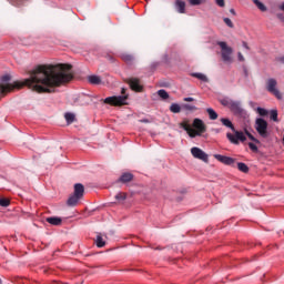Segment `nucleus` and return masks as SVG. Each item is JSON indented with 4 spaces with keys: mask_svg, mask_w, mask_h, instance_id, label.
Instances as JSON below:
<instances>
[{
    "mask_svg": "<svg viewBox=\"0 0 284 284\" xmlns=\"http://www.w3.org/2000/svg\"><path fill=\"white\" fill-rule=\"evenodd\" d=\"M11 79L12 77H10V74H4L0 78V92L2 94L11 92L14 88H23V85H27L36 92H54V88H59V85L72 81V65H39L31 71L30 77L26 79L22 84L19 82L11 84Z\"/></svg>",
    "mask_w": 284,
    "mask_h": 284,
    "instance_id": "1",
    "label": "nucleus"
},
{
    "mask_svg": "<svg viewBox=\"0 0 284 284\" xmlns=\"http://www.w3.org/2000/svg\"><path fill=\"white\" fill-rule=\"evenodd\" d=\"M220 121L222 125H224V128H229L230 130H232V132L235 133V135L232 133H226V139L230 141V143H233V145H239V141H241L242 143H245V141H247V138H245L243 131H236L234 124L231 122L230 119L221 118Z\"/></svg>",
    "mask_w": 284,
    "mask_h": 284,
    "instance_id": "2",
    "label": "nucleus"
},
{
    "mask_svg": "<svg viewBox=\"0 0 284 284\" xmlns=\"http://www.w3.org/2000/svg\"><path fill=\"white\" fill-rule=\"evenodd\" d=\"M221 105H223L224 108H229V110H231V112L234 114V116H242L243 119H245V116H247V111H245V109H243L241 101H239V100L223 98L221 100Z\"/></svg>",
    "mask_w": 284,
    "mask_h": 284,
    "instance_id": "3",
    "label": "nucleus"
},
{
    "mask_svg": "<svg viewBox=\"0 0 284 284\" xmlns=\"http://www.w3.org/2000/svg\"><path fill=\"white\" fill-rule=\"evenodd\" d=\"M217 45L221 48L222 61L224 63H232L234 61L232 59V54L234 53V50L232 49V47H229L227 42L225 41H219Z\"/></svg>",
    "mask_w": 284,
    "mask_h": 284,
    "instance_id": "4",
    "label": "nucleus"
},
{
    "mask_svg": "<svg viewBox=\"0 0 284 284\" xmlns=\"http://www.w3.org/2000/svg\"><path fill=\"white\" fill-rule=\"evenodd\" d=\"M277 85H278V82L274 78H271L266 81L267 92H270V94H273V97L277 98L278 101H282L283 94L281 93L278 88H276Z\"/></svg>",
    "mask_w": 284,
    "mask_h": 284,
    "instance_id": "5",
    "label": "nucleus"
},
{
    "mask_svg": "<svg viewBox=\"0 0 284 284\" xmlns=\"http://www.w3.org/2000/svg\"><path fill=\"white\" fill-rule=\"evenodd\" d=\"M255 130L262 139H267V136H270V131H267V121L263 118H257L255 120Z\"/></svg>",
    "mask_w": 284,
    "mask_h": 284,
    "instance_id": "6",
    "label": "nucleus"
},
{
    "mask_svg": "<svg viewBox=\"0 0 284 284\" xmlns=\"http://www.w3.org/2000/svg\"><path fill=\"white\" fill-rule=\"evenodd\" d=\"M109 105H128V95H113L103 100Z\"/></svg>",
    "mask_w": 284,
    "mask_h": 284,
    "instance_id": "7",
    "label": "nucleus"
},
{
    "mask_svg": "<svg viewBox=\"0 0 284 284\" xmlns=\"http://www.w3.org/2000/svg\"><path fill=\"white\" fill-rule=\"evenodd\" d=\"M191 154L194 156V159H199L200 161H203L204 163H207L210 161V156L205 151L201 150L199 146H193L191 149Z\"/></svg>",
    "mask_w": 284,
    "mask_h": 284,
    "instance_id": "8",
    "label": "nucleus"
},
{
    "mask_svg": "<svg viewBox=\"0 0 284 284\" xmlns=\"http://www.w3.org/2000/svg\"><path fill=\"white\" fill-rule=\"evenodd\" d=\"M214 159L219 161L220 163H223V165H234L235 161L234 158H230L227 155H221V154H214Z\"/></svg>",
    "mask_w": 284,
    "mask_h": 284,
    "instance_id": "9",
    "label": "nucleus"
},
{
    "mask_svg": "<svg viewBox=\"0 0 284 284\" xmlns=\"http://www.w3.org/2000/svg\"><path fill=\"white\" fill-rule=\"evenodd\" d=\"M193 128L195 129V131L200 132V134H204V132H206V126H205V122H203V120L195 118L193 120Z\"/></svg>",
    "mask_w": 284,
    "mask_h": 284,
    "instance_id": "10",
    "label": "nucleus"
},
{
    "mask_svg": "<svg viewBox=\"0 0 284 284\" xmlns=\"http://www.w3.org/2000/svg\"><path fill=\"white\" fill-rule=\"evenodd\" d=\"M128 83H129L131 90H134V92H141V90H143V85H141V80H139L136 78H130L128 80Z\"/></svg>",
    "mask_w": 284,
    "mask_h": 284,
    "instance_id": "11",
    "label": "nucleus"
},
{
    "mask_svg": "<svg viewBox=\"0 0 284 284\" xmlns=\"http://www.w3.org/2000/svg\"><path fill=\"white\" fill-rule=\"evenodd\" d=\"M84 192H85V186H83V184H81V183L74 184L73 194H74L75 196H79L80 199H83Z\"/></svg>",
    "mask_w": 284,
    "mask_h": 284,
    "instance_id": "12",
    "label": "nucleus"
},
{
    "mask_svg": "<svg viewBox=\"0 0 284 284\" xmlns=\"http://www.w3.org/2000/svg\"><path fill=\"white\" fill-rule=\"evenodd\" d=\"M87 79L91 85H101L103 83V80H101V77L95 74H91Z\"/></svg>",
    "mask_w": 284,
    "mask_h": 284,
    "instance_id": "13",
    "label": "nucleus"
},
{
    "mask_svg": "<svg viewBox=\"0 0 284 284\" xmlns=\"http://www.w3.org/2000/svg\"><path fill=\"white\" fill-rule=\"evenodd\" d=\"M79 201H81V197H79V195L72 194V195L68 199L67 205H68L69 207H74L75 205L79 204Z\"/></svg>",
    "mask_w": 284,
    "mask_h": 284,
    "instance_id": "14",
    "label": "nucleus"
},
{
    "mask_svg": "<svg viewBox=\"0 0 284 284\" xmlns=\"http://www.w3.org/2000/svg\"><path fill=\"white\" fill-rule=\"evenodd\" d=\"M45 221L50 225H55V226H59V225H61V223H63V220L59 216L47 217Z\"/></svg>",
    "mask_w": 284,
    "mask_h": 284,
    "instance_id": "15",
    "label": "nucleus"
},
{
    "mask_svg": "<svg viewBox=\"0 0 284 284\" xmlns=\"http://www.w3.org/2000/svg\"><path fill=\"white\" fill-rule=\"evenodd\" d=\"M175 8H176V11H178L180 14H185V1H183V0H176V1H175Z\"/></svg>",
    "mask_w": 284,
    "mask_h": 284,
    "instance_id": "16",
    "label": "nucleus"
},
{
    "mask_svg": "<svg viewBox=\"0 0 284 284\" xmlns=\"http://www.w3.org/2000/svg\"><path fill=\"white\" fill-rule=\"evenodd\" d=\"M134 179V175L132 173H123L119 181L121 183H130V181H132Z\"/></svg>",
    "mask_w": 284,
    "mask_h": 284,
    "instance_id": "17",
    "label": "nucleus"
},
{
    "mask_svg": "<svg viewBox=\"0 0 284 284\" xmlns=\"http://www.w3.org/2000/svg\"><path fill=\"white\" fill-rule=\"evenodd\" d=\"M206 112H207L209 119H210L211 121H216V120L219 119V113H216V111H214V109L207 108V109H206Z\"/></svg>",
    "mask_w": 284,
    "mask_h": 284,
    "instance_id": "18",
    "label": "nucleus"
},
{
    "mask_svg": "<svg viewBox=\"0 0 284 284\" xmlns=\"http://www.w3.org/2000/svg\"><path fill=\"white\" fill-rule=\"evenodd\" d=\"M64 119H65L68 125H70V124H72V123H74V121H75V119H77V115H74V113L67 112V113L64 114Z\"/></svg>",
    "mask_w": 284,
    "mask_h": 284,
    "instance_id": "19",
    "label": "nucleus"
},
{
    "mask_svg": "<svg viewBox=\"0 0 284 284\" xmlns=\"http://www.w3.org/2000/svg\"><path fill=\"white\" fill-rule=\"evenodd\" d=\"M122 61H125L129 65L134 62V57L132 54L123 53L121 55Z\"/></svg>",
    "mask_w": 284,
    "mask_h": 284,
    "instance_id": "20",
    "label": "nucleus"
},
{
    "mask_svg": "<svg viewBox=\"0 0 284 284\" xmlns=\"http://www.w3.org/2000/svg\"><path fill=\"white\" fill-rule=\"evenodd\" d=\"M191 77H194L195 79H199L200 81H203V83H207V75L203 74V73H191Z\"/></svg>",
    "mask_w": 284,
    "mask_h": 284,
    "instance_id": "21",
    "label": "nucleus"
},
{
    "mask_svg": "<svg viewBox=\"0 0 284 284\" xmlns=\"http://www.w3.org/2000/svg\"><path fill=\"white\" fill-rule=\"evenodd\" d=\"M170 112H172L173 114H179L181 112V104L172 103L170 105Z\"/></svg>",
    "mask_w": 284,
    "mask_h": 284,
    "instance_id": "22",
    "label": "nucleus"
},
{
    "mask_svg": "<svg viewBox=\"0 0 284 284\" xmlns=\"http://www.w3.org/2000/svg\"><path fill=\"white\" fill-rule=\"evenodd\" d=\"M237 169L240 170V172H243L244 174H247V172H250V166H247V164H245L244 162H239Z\"/></svg>",
    "mask_w": 284,
    "mask_h": 284,
    "instance_id": "23",
    "label": "nucleus"
},
{
    "mask_svg": "<svg viewBox=\"0 0 284 284\" xmlns=\"http://www.w3.org/2000/svg\"><path fill=\"white\" fill-rule=\"evenodd\" d=\"M95 245L97 247H105V241L103 240V236H101V234L97 235Z\"/></svg>",
    "mask_w": 284,
    "mask_h": 284,
    "instance_id": "24",
    "label": "nucleus"
},
{
    "mask_svg": "<svg viewBox=\"0 0 284 284\" xmlns=\"http://www.w3.org/2000/svg\"><path fill=\"white\" fill-rule=\"evenodd\" d=\"M158 95L160 97V99H163V101H165L166 99H170V93H168L165 89L159 90Z\"/></svg>",
    "mask_w": 284,
    "mask_h": 284,
    "instance_id": "25",
    "label": "nucleus"
},
{
    "mask_svg": "<svg viewBox=\"0 0 284 284\" xmlns=\"http://www.w3.org/2000/svg\"><path fill=\"white\" fill-rule=\"evenodd\" d=\"M186 133L189 134V136L191 139H196V136H202V134L199 131H196V130H194L192 128L189 129V131H186Z\"/></svg>",
    "mask_w": 284,
    "mask_h": 284,
    "instance_id": "26",
    "label": "nucleus"
},
{
    "mask_svg": "<svg viewBox=\"0 0 284 284\" xmlns=\"http://www.w3.org/2000/svg\"><path fill=\"white\" fill-rule=\"evenodd\" d=\"M253 3L258 8V10H261V12L267 11V7H265V4L260 0H253Z\"/></svg>",
    "mask_w": 284,
    "mask_h": 284,
    "instance_id": "27",
    "label": "nucleus"
},
{
    "mask_svg": "<svg viewBox=\"0 0 284 284\" xmlns=\"http://www.w3.org/2000/svg\"><path fill=\"white\" fill-rule=\"evenodd\" d=\"M182 110H186V112H194V110H196V105H194V104H182Z\"/></svg>",
    "mask_w": 284,
    "mask_h": 284,
    "instance_id": "28",
    "label": "nucleus"
},
{
    "mask_svg": "<svg viewBox=\"0 0 284 284\" xmlns=\"http://www.w3.org/2000/svg\"><path fill=\"white\" fill-rule=\"evenodd\" d=\"M271 120L274 121L275 123H278V111L276 110L271 111Z\"/></svg>",
    "mask_w": 284,
    "mask_h": 284,
    "instance_id": "29",
    "label": "nucleus"
},
{
    "mask_svg": "<svg viewBox=\"0 0 284 284\" xmlns=\"http://www.w3.org/2000/svg\"><path fill=\"white\" fill-rule=\"evenodd\" d=\"M115 199L119 201V203H123V201H125V199H128V195L125 193H118L115 195Z\"/></svg>",
    "mask_w": 284,
    "mask_h": 284,
    "instance_id": "30",
    "label": "nucleus"
},
{
    "mask_svg": "<svg viewBox=\"0 0 284 284\" xmlns=\"http://www.w3.org/2000/svg\"><path fill=\"white\" fill-rule=\"evenodd\" d=\"M10 205V200L2 197L0 199V206L1 207H8Z\"/></svg>",
    "mask_w": 284,
    "mask_h": 284,
    "instance_id": "31",
    "label": "nucleus"
},
{
    "mask_svg": "<svg viewBox=\"0 0 284 284\" xmlns=\"http://www.w3.org/2000/svg\"><path fill=\"white\" fill-rule=\"evenodd\" d=\"M190 6H201L205 0H189Z\"/></svg>",
    "mask_w": 284,
    "mask_h": 284,
    "instance_id": "32",
    "label": "nucleus"
},
{
    "mask_svg": "<svg viewBox=\"0 0 284 284\" xmlns=\"http://www.w3.org/2000/svg\"><path fill=\"white\" fill-rule=\"evenodd\" d=\"M256 110H257V113L260 114V116H267V109H263V108L258 106Z\"/></svg>",
    "mask_w": 284,
    "mask_h": 284,
    "instance_id": "33",
    "label": "nucleus"
},
{
    "mask_svg": "<svg viewBox=\"0 0 284 284\" xmlns=\"http://www.w3.org/2000/svg\"><path fill=\"white\" fill-rule=\"evenodd\" d=\"M180 128H183L185 132H190V130L192 129V126H190L187 122H181Z\"/></svg>",
    "mask_w": 284,
    "mask_h": 284,
    "instance_id": "34",
    "label": "nucleus"
},
{
    "mask_svg": "<svg viewBox=\"0 0 284 284\" xmlns=\"http://www.w3.org/2000/svg\"><path fill=\"white\" fill-rule=\"evenodd\" d=\"M223 21L229 28H234V23L230 18H224Z\"/></svg>",
    "mask_w": 284,
    "mask_h": 284,
    "instance_id": "35",
    "label": "nucleus"
},
{
    "mask_svg": "<svg viewBox=\"0 0 284 284\" xmlns=\"http://www.w3.org/2000/svg\"><path fill=\"white\" fill-rule=\"evenodd\" d=\"M248 148H250V150H252L253 152H258V146H256V144H254V143H252V142L248 143Z\"/></svg>",
    "mask_w": 284,
    "mask_h": 284,
    "instance_id": "36",
    "label": "nucleus"
},
{
    "mask_svg": "<svg viewBox=\"0 0 284 284\" xmlns=\"http://www.w3.org/2000/svg\"><path fill=\"white\" fill-rule=\"evenodd\" d=\"M12 6H21L23 3V0H9Z\"/></svg>",
    "mask_w": 284,
    "mask_h": 284,
    "instance_id": "37",
    "label": "nucleus"
},
{
    "mask_svg": "<svg viewBox=\"0 0 284 284\" xmlns=\"http://www.w3.org/2000/svg\"><path fill=\"white\" fill-rule=\"evenodd\" d=\"M216 6L220 8H225V0H215Z\"/></svg>",
    "mask_w": 284,
    "mask_h": 284,
    "instance_id": "38",
    "label": "nucleus"
},
{
    "mask_svg": "<svg viewBox=\"0 0 284 284\" xmlns=\"http://www.w3.org/2000/svg\"><path fill=\"white\" fill-rule=\"evenodd\" d=\"M247 138H248L251 141H253L254 143H260L258 139L254 138V135H252V133H250V134L247 135Z\"/></svg>",
    "mask_w": 284,
    "mask_h": 284,
    "instance_id": "39",
    "label": "nucleus"
},
{
    "mask_svg": "<svg viewBox=\"0 0 284 284\" xmlns=\"http://www.w3.org/2000/svg\"><path fill=\"white\" fill-rule=\"evenodd\" d=\"M237 60L242 62L245 61V57H243V53L241 52L237 53Z\"/></svg>",
    "mask_w": 284,
    "mask_h": 284,
    "instance_id": "40",
    "label": "nucleus"
},
{
    "mask_svg": "<svg viewBox=\"0 0 284 284\" xmlns=\"http://www.w3.org/2000/svg\"><path fill=\"white\" fill-rule=\"evenodd\" d=\"M277 19L284 23V14L283 13H277Z\"/></svg>",
    "mask_w": 284,
    "mask_h": 284,
    "instance_id": "41",
    "label": "nucleus"
},
{
    "mask_svg": "<svg viewBox=\"0 0 284 284\" xmlns=\"http://www.w3.org/2000/svg\"><path fill=\"white\" fill-rule=\"evenodd\" d=\"M183 101H186L187 103H192L194 101V98H184Z\"/></svg>",
    "mask_w": 284,
    "mask_h": 284,
    "instance_id": "42",
    "label": "nucleus"
},
{
    "mask_svg": "<svg viewBox=\"0 0 284 284\" xmlns=\"http://www.w3.org/2000/svg\"><path fill=\"white\" fill-rule=\"evenodd\" d=\"M242 45L245 50H250V45H247V42L243 41L242 42Z\"/></svg>",
    "mask_w": 284,
    "mask_h": 284,
    "instance_id": "43",
    "label": "nucleus"
},
{
    "mask_svg": "<svg viewBox=\"0 0 284 284\" xmlns=\"http://www.w3.org/2000/svg\"><path fill=\"white\" fill-rule=\"evenodd\" d=\"M277 61H280V63H284V55H283V57L277 58Z\"/></svg>",
    "mask_w": 284,
    "mask_h": 284,
    "instance_id": "44",
    "label": "nucleus"
},
{
    "mask_svg": "<svg viewBox=\"0 0 284 284\" xmlns=\"http://www.w3.org/2000/svg\"><path fill=\"white\" fill-rule=\"evenodd\" d=\"M141 123H150V120L148 119H143V120H140Z\"/></svg>",
    "mask_w": 284,
    "mask_h": 284,
    "instance_id": "45",
    "label": "nucleus"
},
{
    "mask_svg": "<svg viewBox=\"0 0 284 284\" xmlns=\"http://www.w3.org/2000/svg\"><path fill=\"white\" fill-rule=\"evenodd\" d=\"M248 105H251V108H254V105H256V103L253 102V101H250V102H248Z\"/></svg>",
    "mask_w": 284,
    "mask_h": 284,
    "instance_id": "46",
    "label": "nucleus"
},
{
    "mask_svg": "<svg viewBox=\"0 0 284 284\" xmlns=\"http://www.w3.org/2000/svg\"><path fill=\"white\" fill-rule=\"evenodd\" d=\"M230 12H231V14H233L235 17L236 11L234 9H230Z\"/></svg>",
    "mask_w": 284,
    "mask_h": 284,
    "instance_id": "47",
    "label": "nucleus"
},
{
    "mask_svg": "<svg viewBox=\"0 0 284 284\" xmlns=\"http://www.w3.org/2000/svg\"><path fill=\"white\" fill-rule=\"evenodd\" d=\"M243 70H244L245 77H247V68H246V67H243Z\"/></svg>",
    "mask_w": 284,
    "mask_h": 284,
    "instance_id": "48",
    "label": "nucleus"
},
{
    "mask_svg": "<svg viewBox=\"0 0 284 284\" xmlns=\"http://www.w3.org/2000/svg\"><path fill=\"white\" fill-rule=\"evenodd\" d=\"M244 132H245L246 136H250L251 133H250V131H247V129H245Z\"/></svg>",
    "mask_w": 284,
    "mask_h": 284,
    "instance_id": "49",
    "label": "nucleus"
},
{
    "mask_svg": "<svg viewBox=\"0 0 284 284\" xmlns=\"http://www.w3.org/2000/svg\"><path fill=\"white\" fill-rule=\"evenodd\" d=\"M122 94H125V89H122Z\"/></svg>",
    "mask_w": 284,
    "mask_h": 284,
    "instance_id": "50",
    "label": "nucleus"
},
{
    "mask_svg": "<svg viewBox=\"0 0 284 284\" xmlns=\"http://www.w3.org/2000/svg\"><path fill=\"white\" fill-rule=\"evenodd\" d=\"M152 67H153V68H156V63H153Z\"/></svg>",
    "mask_w": 284,
    "mask_h": 284,
    "instance_id": "51",
    "label": "nucleus"
},
{
    "mask_svg": "<svg viewBox=\"0 0 284 284\" xmlns=\"http://www.w3.org/2000/svg\"><path fill=\"white\" fill-rule=\"evenodd\" d=\"M0 284H2L1 278H0Z\"/></svg>",
    "mask_w": 284,
    "mask_h": 284,
    "instance_id": "52",
    "label": "nucleus"
}]
</instances>
